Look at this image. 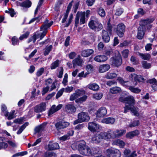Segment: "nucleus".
<instances>
[{
  "mask_svg": "<svg viewBox=\"0 0 157 157\" xmlns=\"http://www.w3.org/2000/svg\"><path fill=\"white\" fill-rule=\"evenodd\" d=\"M77 146L78 151L81 154L83 155H92L95 157L102 152L99 147H96L91 148L86 145V142L83 140L79 141L77 143Z\"/></svg>",
  "mask_w": 157,
  "mask_h": 157,
  "instance_id": "1",
  "label": "nucleus"
},
{
  "mask_svg": "<svg viewBox=\"0 0 157 157\" xmlns=\"http://www.w3.org/2000/svg\"><path fill=\"white\" fill-rule=\"evenodd\" d=\"M88 26L91 29L97 32L99 31L103 28L101 23L98 19L94 17H91L89 22Z\"/></svg>",
  "mask_w": 157,
  "mask_h": 157,
  "instance_id": "2",
  "label": "nucleus"
},
{
  "mask_svg": "<svg viewBox=\"0 0 157 157\" xmlns=\"http://www.w3.org/2000/svg\"><path fill=\"white\" fill-rule=\"evenodd\" d=\"M126 132L125 129H117L113 131L112 129H109L107 132L109 140L119 138L124 135Z\"/></svg>",
  "mask_w": 157,
  "mask_h": 157,
  "instance_id": "3",
  "label": "nucleus"
},
{
  "mask_svg": "<svg viewBox=\"0 0 157 157\" xmlns=\"http://www.w3.org/2000/svg\"><path fill=\"white\" fill-rule=\"evenodd\" d=\"M103 139L109 140L107 132H102L99 134H95L92 138L91 142L93 143L98 144L100 143Z\"/></svg>",
  "mask_w": 157,
  "mask_h": 157,
  "instance_id": "4",
  "label": "nucleus"
},
{
  "mask_svg": "<svg viewBox=\"0 0 157 157\" xmlns=\"http://www.w3.org/2000/svg\"><path fill=\"white\" fill-rule=\"evenodd\" d=\"M78 119L74 122V124L75 125L80 123L88 121L90 117L87 113L82 112L79 113L78 116Z\"/></svg>",
  "mask_w": 157,
  "mask_h": 157,
  "instance_id": "5",
  "label": "nucleus"
},
{
  "mask_svg": "<svg viewBox=\"0 0 157 157\" xmlns=\"http://www.w3.org/2000/svg\"><path fill=\"white\" fill-rule=\"evenodd\" d=\"M85 16V12L80 13L78 12L77 13L75 18V24L76 27H78L79 23L80 25H82L84 24L86 22Z\"/></svg>",
  "mask_w": 157,
  "mask_h": 157,
  "instance_id": "6",
  "label": "nucleus"
},
{
  "mask_svg": "<svg viewBox=\"0 0 157 157\" xmlns=\"http://www.w3.org/2000/svg\"><path fill=\"white\" fill-rule=\"evenodd\" d=\"M106 155L108 157H120L121 153L117 149L110 148L106 150Z\"/></svg>",
  "mask_w": 157,
  "mask_h": 157,
  "instance_id": "7",
  "label": "nucleus"
},
{
  "mask_svg": "<svg viewBox=\"0 0 157 157\" xmlns=\"http://www.w3.org/2000/svg\"><path fill=\"white\" fill-rule=\"evenodd\" d=\"M110 60L112 65L114 67H119L122 63L121 56L118 53L117 56L112 57Z\"/></svg>",
  "mask_w": 157,
  "mask_h": 157,
  "instance_id": "8",
  "label": "nucleus"
},
{
  "mask_svg": "<svg viewBox=\"0 0 157 157\" xmlns=\"http://www.w3.org/2000/svg\"><path fill=\"white\" fill-rule=\"evenodd\" d=\"M154 20V19L153 18L141 20L140 22L139 27H142V29L145 30H146V28L147 29L151 28L152 26L150 24Z\"/></svg>",
  "mask_w": 157,
  "mask_h": 157,
  "instance_id": "9",
  "label": "nucleus"
},
{
  "mask_svg": "<svg viewBox=\"0 0 157 157\" xmlns=\"http://www.w3.org/2000/svg\"><path fill=\"white\" fill-rule=\"evenodd\" d=\"M85 93V91L84 90H77L74 93L71 95L69 99L71 101H73L79 97L84 95Z\"/></svg>",
  "mask_w": 157,
  "mask_h": 157,
  "instance_id": "10",
  "label": "nucleus"
},
{
  "mask_svg": "<svg viewBox=\"0 0 157 157\" xmlns=\"http://www.w3.org/2000/svg\"><path fill=\"white\" fill-rule=\"evenodd\" d=\"M69 125V122L61 121L57 122L55 124V126L58 131H60L68 126Z\"/></svg>",
  "mask_w": 157,
  "mask_h": 157,
  "instance_id": "11",
  "label": "nucleus"
},
{
  "mask_svg": "<svg viewBox=\"0 0 157 157\" xmlns=\"http://www.w3.org/2000/svg\"><path fill=\"white\" fill-rule=\"evenodd\" d=\"M46 108V105L45 102H42L34 107V110L36 113H41L45 110Z\"/></svg>",
  "mask_w": 157,
  "mask_h": 157,
  "instance_id": "12",
  "label": "nucleus"
},
{
  "mask_svg": "<svg viewBox=\"0 0 157 157\" xmlns=\"http://www.w3.org/2000/svg\"><path fill=\"white\" fill-rule=\"evenodd\" d=\"M88 128L91 131L94 132L101 130V127L94 122H90L88 123Z\"/></svg>",
  "mask_w": 157,
  "mask_h": 157,
  "instance_id": "13",
  "label": "nucleus"
},
{
  "mask_svg": "<svg viewBox=\"0 0 157 157\" xmlns=\"http://www.w3.org/2000/svg\"><path fill=\"white\" fill-rule=\"evenodd\" d=\"M125 26L122 23L118 24L117 26V33L118 36L120 37L123 36L125 31Z\"/></svg>",
  "mask_w": 157,
  "mask_h": 157,
  "instance_id": "14",
  "label": "nucleus"
},
{
  "mask_svg": "<svg viewBox=\"0 0 157 157\" xmlns=\"http://www.w3.org/2000/svg\"><path fill=\"white\" fill-rule=\"evenodd\" d=\"M63 105L62 104H59L57 106L55 105H53L49 110L48 112V115L51 116L54 113L60 110L62 107Z\"/></svg>",
  "mask_w": 157,
  "mask_h": 157,
  "instance_id": "15",
  "label": "nucleus"
},
{
  "mask_svg": "<svg viewBox=\"0 0 157 157\" xmlns=\"http://www.w3.org/2000/svg\"><path fill=\"white\" fill-rule=\"evenodd\" d=\"M107 111L106 108L102 107L99 108L97 112V116L98 117H103L107 114Z\"/></svg>",
  "mask_w": 157,
  "mask_h": 157,
  "instance_id": "16",
  "label": "nucleus"
},
{
  "mask_svg": "<svg viewBox=\"0 0 157 157\" xmlns=\"http://www.w3.org/2000/svg\"><path fill=\"white\" fill-rule=\"evenodd\" d=\"M65 109L67 112L71 113H75L76 111L75 107L74 105L71 104L66 105Z\"/></svg>",
  "mask_w": 157,
  "mask_h": 157,
  "instance_id": "17",
  "label": "nucleus"
},
{
  "mask_svg": "<svg viewBox=\"0 0 157 157\" xmlns=\"http://www.w3.org/2000/svg\"><path fill=\"white\" fill-rule=\"evenodd\" d=\"M101 36L102 40L105 43H108L110 40V38L108 32L103 30L102 32Z\"/></svg>",
  "mask_w": 157,
  "mask_h": 157,
  "instance_id": "18",
  "label": "nucleus"
},
{
  "mask_svg": "<svg viewBox=\"0 0 157 157\" xmlns=\"http://www.w3.org/2000/svg\"><path fill=\"white\" fill-rule=\"evenodd\" d=\"M108 59V57L105 55H98L94 58V60L98 62H103Z\"/></svg>",
  "mask_w": 157,
  "mask_h": 157,
  "instance_id": "19",
  "label": "nucleus"
},
{
  "mask_svg": "<svg viewBox=\"0 0 157 157\" xmlns=\"http://www.w3.org/2000/svg\"><path fill=\"white\" fill-rule=\"evenodd\" d=\"M1 109L2 113L6 117H7L8 119L10 120V115L9 114L8 111L7 110L6 106L4 104H2L1 105Z\"/></svg>",
  "mask_w": 157,
  "mask_h": 157,
  "instance_id": "20",
  "label": "nucleus"
},
{
  "mask_svg": "<svg viewBox=\"0 0 157 157\" xmlns=\"http://www.w3.org/2000/svg\"><path fill=\"white\" fill-rule=\"evenodd\" d=\"M145 30L142 29V27H139L138 28V32L137 37L140 40L142 39L144 35Z\"/></svg>",
  "mask_w": 157,
  "mask_h": 157,
  "instance_id": "21",
  "label": "nucleus"
},
{
  "mask_svg": "<svg viewBox=\"0 0 157 157\" xmlns=\"http://www.w3.org/2000/svg\"><path fill=\"white\" fill-rule=\"evenodd\" d=\"M94 52V50L92 49L84 50L82 51L81 56L83 57H87L91 55Z\"/></svg>",
  "mask_w": 157,
  "mask_h": 157,
  "instance_id": "22",
  "label": "nucleus"
},
{
  "mask_svg": "<svg viewBox=\"0 0 157 157\" xmlns=\"http://www.w3.org/2000/svg\"><path fill=\"white\" fill-rule=\"evenodd\" d=\"M110 68L109 64H105L100 65L99 68V71L100 73H104L108 71Z\"/></svg>",
  "mask_w": 157,
  "mask_h": 157,
  "instance_id": "23",
  "label": "nucleus"
},
{
  "mask_svg": "<svg viewBox=\"0 0 157 157\" xmlns=\"http://www.w3.org/2000/svg\"><path fill=\"white\" fill-rule=\"evenodd\" d=\"M139 134V131L137 130L130 132L126 134V137L128 138H132L133 137L136 136Z\"/></svg>",
  "mask_w": 157,
  "mask_h": 157,
  "instance_id": "24",
  "label": "nucleus"
},
{
  "mask_svg": "<svg viewBox=\"0 0 157 157\" xmlns=\"http://www.w3.org/2000/svg\"><path fill=\"white\" fill-rule=\"evenodd\" d=\"M48 147L49 150H52L57 149L59 148V146L57 143H52L50 142L48 145Z\"/></svg>",
  "mask_w": 157,
  "mask_h": 157,
  "instance_id": "25",
  "label": "nucleus"
},
{
  "mask_svg": "<svg viewBox=\"0 0 157 157\" xmlns=\"http://www.w3.org/2000/svg\"><path fill=\"white\" fill-rule=\"evenodd\" d=\"M121 92V88L117 86L112 87L110 89L109 92L113 94L119 93Z\"/></svg>",
  "mask_w": 157,
  "mask_h": 157,
  "instance_id": "26",
  "label": "nucleus"
},
{
  "mask_svg": "<svg viewBox=\"0 0 157 157\" xmlns=\"http://www.w3.org/2000/svg\"><path fill=\"white\" fill-rule=\"evenodd\" d=\"M87 87L90 89L94 91H97L99 89V86L95 83L90 84L88 85Z\"/></svg>",
  "mask_w": 157,
  "mask_h": 157,
  "instance_id": "27",
  "label": "nucleus"
},
{
  "mask_svg": "<svg viewBox=\"0 0 157 157\" xmlns=\"http://www.w3.org/2000/svg\"><path fill=\"white\" fill-rule=\"evenodd\" d=\"M101 121L103 123L107 124H113L115 122V120L114 118L109 117L104 118Z\"/></svg>",
  "mask_w": 157,
  "mask_h": 157,
  "instance_id": "28",
  "label": "nucleus"
},
{
  "mask_svg": "<svg viewBox=\"0 0 157 157\" xmlns=\"http://www.w3.org/2000/svg\"><path fill=\"white\" fill-rule=\"evenodd\" d=\"M132 77L135 81L139 82H142L144 80V78L140 75H136V74H132Z\"/></svg>",
  "mask_w": 157,
  "mask_h": 157,
  "instance_id": "29",
  "label": "nucleus"
},
{
  "mask_svg": "<svg viewBox=\"0 0 157 157\" xmlns=\"http://www.w3.org/2000/svg\"><path fill=\"white\" fill-rule=\"evenodd\" d=\"M48 21L46 23H44L40 27L41 31H47V29L50 27L53 24V22H51L49 23H47Z\"/></svg>",
  "mask_w": 157,
  "mask_h": 157,
  "instance_id": "30",
  "label": "nucleus"
},
{
  "mask_svg": "<svg viewBox=\"0 0 157 157\" xmlns=\"http://www.w3.org/2000/svg\"><path fill=\"white\" fill-rule=\"evenodd\" d=\"M82 60L79 58H76L73 61V67L75 68L76 65L81 66V65Z\"/></svg>",
  "mask_w": 157,
  "mask_h": 157,
  "instance_id": "31",
  "label": "nucleus"
},
{
  "mask_svg": "<svg viewBox=\"0 0 157 157\" xmlns=\"http://www.w3.org/2000/svg\"><path fill=\"white\" fill-rule=\"evenodd\" d=\"M117 80L119 82L121 85L126 86H128V83L129 82L125 81L123 78L121 77H117Z\"/></svg>",
  "mask_w": 157,
  "mask_h": 157,
  "instance_id": "32",
  "label": "nucleus"
},
{
  "mask_svg": "<svg viewBox=\"0 0 157 157\" xmlns=\"http://www.w3.org/2000/svg\"><path fill=\"white\" fill-rule=\"evenodd\" d=\"M139 55L143 59L148 60L151 58V56L148 53L143 54L140 53H138Z\"/></svg>",
  "mask_w": 157,
  "mask_h": 157,
  "instance_id": "33",
  "label": "nucleus"
},
{
  "mask_svg": "<svg viewBox=\"0 0 157 157\" xmlns=\"http://www.w3.org/2000/svg\"><path fill=\"white\" fill-rule=\"evenodd\" d=\"M4 138L0 137V149L6 148L8 145L7 143L4 142Z\"/></svg>",
  "mask_w": 157,
  "mask_h": 157,
  "instance_id": "34",
  "label": "nucleus"
},
{
  "mask_svg": "<svg viewBox=\"0 0 157 157\" xmlns=\"http://www.w3.org/2000/svg\"><path fill=\"white\" fill-rule=\"evenodd\" d=\"M117 75L115 73H108L106 75V78L108 79H112L116 78Z\"/></svg>",
  "mask_w": 157,
  "mask_h": 157,
  "instance_id": "35",
  "label": "nucleus"
},
{
  "mask_svg": "<svg viewBox=\"0 0 157 157\" xmlns=\"http://www.w3.org/2000/svg\"><path fill=\"white\" fill-rule=\"evenodd\" d=\"M98 13L101 17H104L105 16V12L104 10L101 7H100L98 10Z\"/></svg>",
  "mask_w": 157,
  "mask_h": 157,
  "instance_id": "36",
  "label": "nucleus"
},
{
  "mask_svg": "<svg viewBox=\"0 0 157 157\" xmlns=\"http://www.w3.org/2000/svg\"><path fill=\"white\" fill-rule=\"evenodd\" d=\"M114 143L116 145L119 146L121 148L123 147L125 144L124 142L119 139L115 140Z\"/></svg>",
  "mask_w": 157,
  "mask_h": 157,
  "instance_id": "37",
  "label": "nucleus"
},
{
  "mask_svg": "<svg viewBox=\"0 0 157 157\" xmlns=\"http://www.w3.org/2000/svg\"><path fill=\"white\" fill-rule=\"evenodd\" d=\"M142 67L144 69H148L151 67V64L150 63H147V61H143L142 62Z\"/></svg>",
  "mask_w": 157,
  "mask_h": 157,
  "instance_id": "38",
  "label": "nucleus"
},
{
  "mask_svg": "<svg viewBox=\"0 0 157 157\" xmlns=\"http://www.w3.org/2000/svg\"><path fill=\"white\" fill-rule=\"evenodd\" d=\"M103 96V94L101 93H97L94 94L93 98L97 100L101 99Z\"/></svg>",
  "mask_w": 157,
  "mask_h": 157,
  "instance_id": "39",
  "label": "nucleus"
},
{
  "mask_svg": "<svg viewBox=\"0 0 157 157\" xmlns=\"http://www.w3.org/2000/svg\"><path fill=\"white\" fill-rule=\"evenodd\" d=\"M129 89L131 92L136 94L139 93L141 91L140 89L137 88H135L131 86L129 87Z\"/></svg>",
  "mask_w": 157,
  "mask_h": 157,
  "instance_id": "40",
  "label": "nucleus"
},
{
  "mask_svg": "<svg viewBox=\"0 0 157 157\" xmlns=\"http://www.w3.org/2000/svg\"><path fill=\"white\" fill-rule=\"evenodd\" d=\"M126 101L128 102L131 104H134L135 103V100L134 97L131 96H129L127 97Z\"/></svg>",
  "mask_w": 157,
  "mask_h": 157,
  "instance_id": "41",
  "label": "nucleus"
},
{
  "mask_svg": "<svg viewBox=\"0 0 157 157\" xmlns=\"http://www.w3.org/2000/svg\"><path fill=\"white\" fill-rule=\"evenodd\" d=\"M147 82L151 84V86L152 87H154V88H156L154 87L155 85V84L157 82V81L156 79L155 78L149 79L147 81Z\"/></svg>",
  "mask_w": 157,
  "mask_h": 157,
  "instance_id": "42",
  "label": "nucleus"
},
{
  "mask_svg": "<svg viewBox=\"0 0 157 157\" xmlns=\"http://www.w3.org/2000/svg\"><path fill=\"white\" fill-rule=\"evenodd\" d=\"M31 2L29 0L25 1L21 4V6L25 7H29L31 5Z\"/></svg>",
  "mask_w": 157,
  "mask_h": 157,
  "instance_id": "43",
  "label": "nucleus"
},
{
  "mask_svg": "<svg viewBox=\"0 0 157 157\" xmlns=\"http://www.w3.org/2000/svg\"><path fill=\"white\" fill-rule=\"evenodd\" d=\"M44 129V125H41L36 127L35 129V133H38L43 131Z\"/></svg>",
  "mask_w": 157,
  "mask_h": 157,
  "instance_id": "44",
  "label": "nucleus"
},
{
  "mask_svg": "<svg viewBox=\"0 0 157 157\" xmlns=\"http://www.w3.org/2000/svg\"><path fill=\"white\" fill-rule=\"evenodd\" d=\"M59 60H57L54 62H53L51 64V68L52 69H55L59 66Z\"/></svg>",
  "mask_w": 157,
  "mask_h": 157,
  "instance_id": "45",
  "label": "nucleus"
},
{
  "mask_svg": "<svg viewBox=\"0 0 157 157\" xmlns=\"http://www.w3.org/2000/svg\"><path fill=\"white\" fill-rule=\"evenodd\" d=\"M29 124V123L28 122L25 123L24 124L22 125L21 128H20L18 131H17V133L18 134L21 133L24 129L25 128V127L27 126Z\"/></svg>",
  "mask_w": 157,
  "mask_h": 157,
  "instance_id": "46",
  "label": "nucleus"
},
{
  "mask_svg": "<svg viewBox=\"0 0 157 157\" xmlns=\"http://www.w3.org/2000/svg\"><path fill=\"white\" fill-rule=\"evenodd\" d=\"M123 12V10L122 8H118L115 11L114 14L115 15L120 16Z\"/></svg>",
  "mask_w": 157,
  "mask_h": 157,
  "instance_id": "47",
  "label": "nucleus"
},
{
  "mask_svg": "<svg viewBox=\"0 0 157 157\" xmlns=\"http://www.w3.org/2000/svg\"><path fill=\"white\" fill-rule=\"evenodd\" d=\"M12 42L13 45H17L19 44V40L16 36H13L12 38Z\"/></svg>",
  "mask_w": 157,
  "mask_h": 157,
  "instance_id": "48",
  "label": "nucleus"
},
{
  "mask_svg": "<svg viewBox=\"0 0 157 157\" xmlns=\"http://www.w3.org/2000/svg\"><path fill=\"white\" fill-rule=\"evenodd\" d=\"M52 45H50L49 46H47L45 48V51L44 53V56L48 55L52 50Z\"/></svg>",
  "mask_w": 157,
  "mask_h": 157,
  "instance_id": "49",
  "label": "nucleus"
},
{
  "mask_svg": "<svg viewBox=\"0 0 157 157\" xmlns=\"http://www.w3.org/2000/svg\"><path fill=\"white\" fill-rule=\"evenodd\" d=\"M137 108H136L134 107L131 108L130 110L132 113L133 114L136 116H138L139 115V113L138 112Z\"/></svg>",
  "mask_w": 157,
  "mask_h": 157,
  "instance_id": "50",
  "label": "nucleus"
},
{
  "mask_svg": "<svg viewBox=\"0 0 157 157\" xmlns=\"http://www.w3.org/2000/svg\"><path fill=\"white\" fill-rule=\"evenodd\" d=\"M29 32L28 31L26 32L25 33L21 35L20 36L19 39L20 40H22L24 39L27 38L29 36Z\"/></svg>",
  "mask_w": 157,
  "mask_h": 157,
  "instance_id": "51",
  "label": "nucleus"
},
{
  "mask_svg": "<svg viewBox=\"0 0 157 157\" xmlns=\"http://www.w3.org/2000/svg\"><path fill=\"white\" fill-rule=\"evenodd\" d=\"M37 38V35L34 34L33 36L31 37L29 39L28 42L29 43L31 41H33V43H35Z\"/></svg>",
  "mask_w": 157,
  "mask_h": 157,
  "instance_id": "52",
  "label": "nucleus"
},
{
  "mask_svg": "<svg viewBox=\"0 0 157 157\" xmlns=\"http://www.w3.org/2000/svg\"><path fill=\"white\" fill-rule=\"evenodd\" d=\"M87 98V96L86 95L84 96L79 98L76 99L75 101L76 102H82L86 100Z\"/></svg>",
  "mask_w": 157,
  "mask_h": 157,
  "instance_id": "53",
  "label": "nucleus"
},
{
  "mask_svg": "<svg viewBox=\"0 0 157 157\" xmlns=\"http://www.w3.org/2000/svg\"><path fill=\"white\" fill-rule=\"evenodd\" d=\"M63 89L64 91L66 93H70L72 92L74 88L73 87L67 86L65 88H63Z\"/></svg>",
  "mask_w": 157,
  "mask_h": 157,
  "instance_id": "54",
  "label": "nucleus"
},
{
  "mask_svg": "<svg viewBox=\"0 0 157 157\" xmlns=\"http://www.w3.org/2000/svg\"><path fill=\"white\" fill-rule=\"evenodd\" d=\"M86 69L89 73L91 72L94 70L93 66L91 64H88L86 67Z\"/></svg>",
  "mask_w": 157,
  "mask_h": 157,
  "instance_id": "55",
  "label": "nucleus"
},
{
  "mask_svg": "<svg viewBox=\"0 0 157 157\" xmlns=\"http://www.w3.org/2000/svg\"><path fill=\"white\" fill-rule=\"evenodd\" d=\"M44 71V69L43 67L39 69L36 73V75L37 76L39 77L43 73Z\"/></svg>",
  "mask_w": 157,
  "mask_h": 157,
  "instance_id": "56",
  "label": "nucleus"
},
{
  "mask_svg": "<svg viewBox=\"0 0 157 157\" xmlns=\"http://www.w3.org/2000/svg\"><path fill=\"white\" fill-rule=\"evenodd\" d=\"M129 51L128 49H126L122 52V55L124 58H127L128 56Z\"/></svg>",
  "mask_w": 157,
  "mask_h": 157,
  "instance_id": "57",
  "label": "nucleus"
},
{
  "mask_svg": "<svg viewBox=\"0 0 157 157\" xmlns=\"http://www.w3.org/2000/svg\"><path fill=\"white\" fill-rule=\"evenodd\" d=\"M105 53L107 56H113V50L112 49L107 50L106 51Z\"/></svg>",
  "mask_w": 157,
  "mask_h": 157,
  "instance_id": "58",
  "label": "nucleus"
},
{
  "mask_svg": "<svg viewBox=\"0 0 157 157\" xmlns=\"http://www.w3.org/2000/svg\"><path fill=\"white\" fill-rule=\"evenodd\" d=\"M139 124V121H135L133 122L132 123L130 124L129 126L130 127H134L138 126Z\"/></svg>",
  "mask_w": 157,
  "mask_h": 157,
  "instance_id": "59",
  "label": "nucleus"
},
{
  "mask_svg": "<svg viewBox=\"0 0 157 157\" xmlns=\"http://www.w3.org/2000/svg\"><path fill=\"white\" fill-rule=\"evenodd\" d=\"M64 91L63 88L59 90L56 95V99H58L59 97L61 96L63 94Z\"/></svg>",
  "mask_w": 157,
  "mask_h": 157,
  "instance_id": "60",
  "label": "nucleus"
},
{
  "mask_svg": "<svg viewBox=\"0 0 157 157\" xmlns=\"http://www.w3.org/2000/svg\"><path fill=\"white\" fill-rule=\"evenodd\" d=\"M17 110H13L10 112V119L16 117V114H17Z\"/></svg>",
  "mask_w": 157,
  "mask_h": 157,
  "instance_id": "61",
  "label": "nucleus"
},
{
  "mask_svg": "<svg viewBox=\"0 0 157 157\" xmlns=\"http://www.w3.org/2000/svg\"><path fill=\"white\" fill-rule=\"evenodd\" d=\"M117 84V82L115 81H109L106 82V84L109 86H112Z\"/></svg>",
  "mask_w": 157,
  "mask_h": 157,
  "instance_id": "62",
  "label": "nucleus"
},
{
  "mask_svg": "<svg viewBox=\"0 0 157 157\" xmlns=\"http://www.w3.org/2000/svg\"><path fill=\"white\" fill-rule=\"evenodd\" d=\"M52 83V80L50 78H49L46 80L45 81V85L47 86H49L50 85H51Z\"/></svg>",
  "mask_w": 157,
  "mask_h": 157,
  "instance_id": "63",
  "label": "nucleus"
},
{
  "mask_svg": "<svg viewBox=\"0 0 157 157\" xmlns=\"http://www.w3.org/2000/svg\"><path fill=\"white\" fill-rule=\"evenodd\" d=\"M47 33V31H44L42 33H40L38 34L39 36V38L40 40H42L43 38L45 36L46 34Z\"/></svg>",
  "mask_w": 157,
  "mask_h": 157,
  "instance_id": "64",
  "label": "nucleus"
}]
</instances>
